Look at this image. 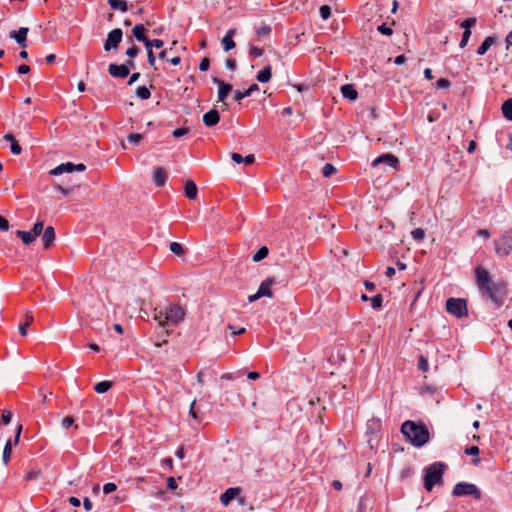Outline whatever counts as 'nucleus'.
<instances>
[{
	"mask_svg": "<svg viewBox=\"0 0 512 512\" xmlns=\"http://www.w3.org/2000/svg\"><path fill=\"white\" fill-rule=\"evenodd\" d=\"M476 283L481 293L491 299L498 306L503 303V288L502 283H495L488 271L483 267L479 266L475 270Z\"/></svg>",
	"mask_w": 512,
	"mask_h": 512,
	"instance_id": "1",
	"label": "nucleus"
},
{
	"mask_svg": "<svg viewBox=\"0 0 512 512\" xmlns=\"http://www.w3.org/2000/svg\"><path fill=\"white\" fill-rule=\"evenodd\" d=\"M401 432L416 447H421L429 441V430L424 423L405 421L401 426Z\"/></svg>",
	"mask_w": 512,
	"mask_h": 512,
	"instance_id": "2",
	"label": "nucleus"
},
{
	"mask_svg": "<svg viewBox=\"0 0 512 512\" xmlns=\"http://www.w3.org/2000/svg\"><path fill=\"white\" fill-rule=\"evenodd\" d=\"M154 319L161 327L174 326L184 320L185 311L180 305H170L165 309H155Z\"/></svg>",
	"mask_w": 512,
	"mask_h": 512,
	"instance_id": "3",
	"label": "nucleus"
},
{
	"mask_svg": "<svg viewBox=\"0 0 512 512\" xmlns=\"http://www.w3.org/2000/svg\"><path fill=\"white\" fill-rule=\"evenodd\" d=\"M446 465L442 462H435L425 470L424 486L428 491L441 482Z\"/></svg>",
	"mask_w": 512,
	"mask_h": 512,
	"instance_id": "4",
	"label": "nucleus"
},
{
	"mask_svg": "<svg viewBox=\"0 0 512 512\" xmlns=\"http://www.w3.org/2000/svg\"><path fill=\"white\" fill-rule=\"evenodd\" d=\"M493 244L497 256H508L512 252V230H505L498 239L494 240Z\"/></svg>",
	"mask_w": 512,
	"mask_h": 512,
	"instance_id": "5",
	"label": "nucleus"
},
{
	"mask_svg": "<svg viewBox=\"0 0 512 512\" xmlns=\"http://www.w3.org/2000/svg\"><path fill=\"white\" fill-rule=\"evenodd\" d=\"M446 309L450 314L457 318L467 316L468 314L467 303L461 298H449L446 301Z\"/></svg>",
	"mask_w": 512,
	"mask_h": 512,
	"instance_id": "6",
	"label": "nucleus"
},
{
	"mask_svg": "<svg viewBox=\"0 0 512 512\" xmlns=\"http://www.w3.org/2000/svg\"><path fill=\"white\" fill-rule=\"evenodd\" d=\"M452 493L454 496H474L477 499L481 497L479 488L474 484L466 482L457 483Z\"/></svg>",
	"mask_w": 512,
	"mask_h": 512,
	"instance_id": "7",
	"label": "nucleus"
},
{
	"mask_svg": "<svg viewBox=\"0 0 512 512\" xmlns=\"http://www.w3.org/2000/svg\"><path fill=\"white\" fill-rule=\"evenodd\" d=\"M123 32L120 28H115L110 31L107 35V39L104 42V50L111 51L117 49L120 42L122 41Z\"/></svg>",
	"mask_w": 512,
	"mask_h": 512,
	"instance_id": "8",
	"label": "nucleus"
},
{
	"mask_svg": "<svg viewBox=\"0 0 512 512\" xmlns=\"http://www.w3.org/2000/svg\"><path fill=\"white\" fill-rule=\"evenodd\" d=\"M380 164H384V165H387L389 167H392V168H397L398 165H399V160L396 156L390 154V153H387V154H383L379 157H377L373 162H372V166L373 167H376Z\"/></svg>",
	"mask_w": 512,
	"mask_h": 512,
	"instance_id": "9",
	"label": "nucleus"
},
{
	"mask_svg": "<svg viewBox=\"0 0 512 512\" xmlns=\"http://www.w3.org/2000/svg\"><path fill=\"white\" fill-rule=\"evenodd\" d=\"M241 490L237 487L228 488L220 497V501L223 505L227 506L231 500L237 498L240 502H243V498L240 496Z\"/></svg>",
	"mask_w": 512,
	"mask_h": 512,
	"instance_id": "10",
	"label": "nucleus"
},
{
	"mask_svg": "<svg viewBox=\"0 0 512 512\" xmlns=\"http://www.w3.org/2000/svg\"><path fill=\"white\" fill-rule=\"evenodd\" d=\"M109 74L115 78H126L129 75L128 65L126 64H110L108 67Z\"/></svg>",
	"mask_w": 512,
	"mask_h": 512,
	"instance_id": "11",
	"label": "nucleus"
},
{
	"mask_svg": "<svg viewBox=\"0 0 512 512\" xmlns=\"http://www.w3.org/2000/svg\"><path fill=\"white\" fill-rule=\"evenodd\" d=\"M213 82L218 85V101L223 102L232 90V85L214 77Z\"/></svg>",
	"mask_w": 512,
	"mask_h": 512,
	"instance_id": "12",
	"label": "nucleus"
},
{
	"mask_svg": "<svg viewBox=\"0 0 512 512\" xmlns=\"http://www.w3.org/2000/svg\"><path fill=\"white\" fill-rule=\"evenodd\" d=\"M42 243L45 249H49L53 246L55 241V230L52 226H47L42 233Z\"/></svg>",
	"mask_w": 512,
	"mask_h": 512,
	"instance_id": "13",
	"label": "nucleus"
},
{
	"mask_svg": "<svg viewBox=\"0 0 512 512\" xmlns=\"http://www.w3.org/2000/svg\"><path fill=\"white\" fill-rule=\"evenodd\" d=\"M28 28L21 27L17 31L10 32V37L13 38L22 48L27 47L26 38L28 33Z\"/></svg>",
	"mask_w": 512,
	"mask_h": 512,
	"instance_id": "14",
	"label": "nucleus"
},
{
	"mask_svg": "<svg viewBox=\"0 0 512 512\" xmlns=\"http://www.w3.org/2000/svg\"><path fill=\"white\" fill-rule=\"evenodd\" d=\"M220 120L219 112L216 109H211L203 115V123L207 127H213L217 125Z\"/></svg>",
	"mask_w": 512,
	"mask_h": 512,
	"instance_id": "15",
	"label": "nucleus"
},
{
	"mask_svg": "<svg viewBox=\"0 0 512 512\" xmlns=\"http://www.w3.org/2000/svg\"><path fill=\"white\" fill-rule=\"evenodd\" d=\"M273 282H274V281H273V279H271V278H267L266 280H264V281L260 284V286H259V288H258V290H257L258 294H259L261 297H268V298H272V297H273V293L271 292L270 287L272 286Z\"/></svg>",
	"mask_w": 512,
	"mask_h": 512,
	"instance_id": "16",
	"label": "nucleus"
},
{
	"mask_svg": "<svg viewBox=\"0 0 512 512\" xmlns=\"http://www.w3.org/2000/svg\"><path fill=\"white\" fill-rule=\"evenodd\" d=\"M73 163H62L49 171L52 176H59L63 173H73Z\"/></svg>",
	"mask_w": 512,
	"mask_h": 512,
	"instance_id": "17",
	"label": "nucleus"
},
{
	"mask_svg": "<svg viewBox=\"0 0 512 512\" xmlns=\"http://www.w3.org/2000/svg\"><path fill=\"white\" fill-rule=\"evenodd\" d=\"M258 90H259V87L255 83L250 85V87L244 91L236 90L234 92V100L237 101L238 103H240L242 99L251 96L253 92L258 91Z\"/></svg>",
	"mask_w": 512,
	"mask_h": 512,
	"instance_id": "18",
	"label": "nucleus"
},
{
	"mask_svg": "<svg viewBox=\"0 0 512 512\" xmlns=\"http://www.w3.org/2000/svg\"><path fill=\"white\" fill-rule=\"evenodd\" d=\"M167 180V173L164 168L156 167L153 174V182L156 186H163Z\"/></svg>",
	"mask_w": 512,
	"mask_h": 512,
	"instance_id": "19",
	"label": "nucleus"
},
{
	"mask_svg": "<svg viewBox=\"0 0 512 512\" xmlns=\"http://www.w3.org/2000/svg\"><path fill=\"white\" fill-rule=\"evenodd\" d=\"M341 93L344 98L354 101L358 97V92L353 84H345L341 87Z\"/></svg>",
	"mask_w": 512,
	"mask_h": 512,
	"instance_id": "20",
	"label": "nucleus"
},
{
	"mask_svg": "<svg viewBox=\"0 0 512 512\" xmlns=\"http://www.w3.org/2000/svg\"><path fill=\"white\" fill-rule=\"evenodd\" d=\"M236 32V29H229L226 35L222 39L223 49L227 52L235 47V42L233 41V36Z\"/></svg>",
	"mask_w": 512,
	"mask_h": 512,
	"instance_id": "21",
	"label": "nucleus"
},
{
	"mask_svg": "<svg viewBox=\"0 0 512 512\" xmlns=\"http://www.w3.org/2000/svg\"><path fill=\"white\" fill-rule=\"evenodd\" d=\"M34 321V317L31 313L30 310H26L25 312V323L24 324H20L19 327H18V330H19V333L22 335V336H26L27 335V327L32 324Z\"/></svg>",
	"mask_w": 512,
	"mask_h": 512,
	"instance_id": "22",
	"label": "nucleus"
},
{
	"mask_svg": "<svg viewBox=\"0 0 512 512\" xmlns=\"http://www.w3.org/2000/svg\"><path fill=\"white\" fill-rule=\"evenodd\" d=\"M271 76H272V72H271V66L267 65L265 66L263 69H261L257 75H256V79L260 82V83H267L269 82V80L271 79Z\"/></svg>",
	"mask_w": 512,
	"mask_h": 512,
	"instance_id": "23",
	"label": "nucleus"
},
{
	"mask_svg": "<svg viewBox=\"0 0 512 512\" xmlns=\"http://www.w3.org/2000/svg\"><path fill=\"white\" fill-rule=\"evenodd\" d=\"M145 32H146V29L142 24H137L132 29L133 36L138 41L143 42V43L147 40Z\"/></svg>",
	"mask_w": 512,
	"mask_h": 512,
	"instance_id": "24",
	"label": "nucleus"
},
{
	"mask_svg": "<svg viewBox=\"0 0 512 512\" xmlns=\"http://www.w3.org/2000/svg\"><path fill=\"white\" fill-rule=\"evenodd\" d=\"M16 235L22 240L23 244L29 245L36 240V237L32 234L31 231H16Z\"/></svg>",
	"mask_w": 512,
	"mask_h": 512,
	"instance_id": "25",
	"label": "nucleus"
},
{
	"mask_svg": "<svg viewBox=\"0 0 512 512\" xmlns=\"http://www.w3.org/2000/svg\"><path fill=\"white\" fill-rule=\"evenodd\" d=\"M185 196L188 199H195L197 197V187L193 181H187L184 187Z\"/></svg>",
	"mask_w": 512,
	"mask_h": 512,
	"instance_id": "26",
	"label": "nucleus"
},
{
	"mask_svg": "<svg viewBox=\"0 0 512 512\" xmlns=\"http://www.w3.org/2000/svg\"><path fill=\"white\" fill-rule=\"evenodd\" d=\"M494 42H495L494 37H492V36L486 37L484 39V41L482 42V44L478 47L477 54L484 55L489 50V48L494 44Z\"/></svg>",
	"mask_w": 512,
	"mask_h": 512,
	"instance_id": "27",
	"label": "nucleus"
},
{
	"mask_svg": "<svg viewBox=\"0 0 512 512\" xmlns=\"http://www.w3.org/2000/svg\"><path fill=\"white\" fill-rule=\"evenodd\" d=\"M108 4L114 10H120L121 12L128 10V5L125 0H108Z\"/></svg>",
	"mask_w": 512,
	"mask_h": 512,
	"instance_id": "28",
	"label": "nucleus"
},
{
	"mask_svg": "<svg viewBox=\"0 0 512 512\" xmlns=\"http://www.w3.org/2000/svg\"><path fill=\"white\" fill-rule=\"evenodd\" d=\"M501 110L504 117L512 121V98L502 104Z\"/></svg>",
	"mask_w": 512,
	"mask_h": 512,
	"instance_id": "29",
	"label": "nucleus"
},
{
	"mask_svg": "<svg viewBox=\"0 0 512 512\" xmlns=\"http://www.w3.org/2000/svg\"><path fill=\"white\" fill-rule=\"evenodd\" d=\"M268 253H269L268 248H267L266 246H262V247H260V248L257 250V252L253 255L252 260H253L254 262H259V261L263 260L264 258H266V257H267V255H268Z\"/></svg>",
	"mask_w": 512,
	"mask_h": 512,
	"instance_id": "30",
	"label": "nucleus"
},
{
	"mask_svg": "<svg viewBox=\"0 0 512 512\" xmlns=\"http://www.w3.org/2000/svg\"><path fill=\"white\" fill-rule=\"evenodd\" d=\"M112 387L111 381H101L97 383L94 387L95 391L99 394L107 392Z\"/></svg>",
	"mask_w": 512,
	"mask_h": 512,
	"instance_id": "31",
	"label": "nucleus"
},
{
	"mask_svg": "<svg viewBox=\"0 0 512 512\" xmlns=\"http://www.w3.org/2000/svg\"><path fill=\"white\" fill-rule=\"evenodd\" d=\"M11 453H12V440H8L3 449L2 458H3L4 464L8 463V461L11 457Z\"/></svg>",
	"mask_w": 512,
	"mask_h": 512,
	"instance_id": "32",
	"label": "nucleus"
},
{
	"mask_svg": "<svg viewBox=\"0 0 512 512\" xmlns=\"http://www.w3.org/2000/svg\"><path fill=\"white\" fill-rule=\"evenodd\" d=\"M136 95L142 100H147L150 98L151 92L146 86H139L136 89Z\"/></svg>",
	"mask_w": 512,
	"mask_h": 512,
	"instance_id": "33",
	"label": "nucleus"
},
{
	"mask_svg": "<svg viewBox=\"0 0 512 512\" xmlns=\"http://www.w3.org/2000/svg\"><path fill=\"white\" fill-rule=\"evenodd\" d=\"M144 45L146 47V50L149 51V49L153 50V47L161 48L164 45V43L160 39L150 40L147 38V40L144 42Z\"/></svg>",
	"mask_w": 512,
	"mask_h": 512,
	"instance_id": "34",
	"label": "nucleus"
},
{
	"mask_svg": "<svg viewBox=\"0 0 512 512\" xmlns=\"http://www.w3.org/2000/svg\"><path fill=\"white\" fill-rule=\"evenodd\" d=\"M44 230H45L44 229V222L43 221H37L34 224L31 232L37 238L38 236H40L44 232Z\"/></svg>",
	"mask_w": 512,
	"mask_h": 512,
	"instance_id": "35",
	"label": "nucleus"
},
{
	"mask_svg": "<svg viewBox=\"0 0 512 512\" xmlns=\"http://www.w3.org/2000/svg\"><path fill=\"white\" fill-rule=\"evenodd\" d=\"M170 251L177 256H182L184 254V249L182 245L178 242L170 243Z\"/></svg>",
	"mask_w": 512,
	"mask_h": 512,
	"instance_id": "36",
	"label": "nucleus"
},
{
	"mask_svg": "<svg viewBox=\"0 0 512 512\" xmlns=\"http://www.w3.org/2000/svg\"><path fill=\"white\" fill-rule=\"evenodd\" d=\"M476 24V18H467L464 21L461 22L460 26L464 29V31H470V28L475 26Z\"/></svg>",
	"mask_w": 512,
	"mask_h": 512,
	"instance_id": "37",
	"label": "nucleus"
},
{
	"mask_svg": "<svg viewBox=\"0 0 512 512\" xmlns=\"http://www.w3.org/2000/svg\"><path fill=\"white\" fill-rule=\"evenodd\" d=\"M322 173L325 177H330L331 175L336 173V167L333 164L327 163L324 165Z\"/></svg>",
	"mask_w": 512,
	"mask_h": 512,
	"instance_id": "38",
	"label": "nucleus"
},
{
	"mask_svg": "<svg viewBox=\"0 0 512 512\" xmlns=\"http://www.w3.org/2000/svg\"><path fill=\"white\" fill-rule=\"evenodd\" d=\"M371 306L373 309H379L382 306L383 297L380 294L373 296L371 299Z\"/></svg>",
	"mask_w": 512,
	"mask_h": 512,
	"instance_id": "39",
	"label": "nucleus"
},
{
	"mask_svg": "<svg viewBox=\"0 0 512 512\" xmlns=\"http://www.w3.org/2000/svg\"><path fill=\"white\" fill-rule=\"evenodd\" d=\"M411 236L416 241L423 240L425 237V231L422 228H417L411 232Z\"/></svg>",
	"mask_w": 512,
	"mask_h": 512,
	"instance_id": "40",
	"label": "nucleus"
},
{
	"mask_svg": "<svg viewBox=\"0 0 512 512\" xmlns=\"http://www.w3.org/2000/svg\"><path fill=\"white\" fill-rule=\"evenodd\" d=\"M378 32H380L383 35L390 36L393 34V29L389 26H387L385 23L379 25L377 27Z\"/></svg>",
	"mask_w": 512,
	"mask_h": 512,
	"instance_id": "41",
	"label": "nucleus"
},
{
	"mask_svg": "<svg viewBox=\"0 0 512 512\" xmlns=\"http://www.w3.org/2000/svg\"><path fill=\"white\" fill-rule=\"evenodd\" d=\"M319 12L322 19L327 20L331 15V8L328 5H323L320 7Z\"/></svg>",
	"mask_w": 512,
	"mask_h": 512,
	"instance_id": "42",
	"label": "nucleus"
},
{
	"mask_svg": "<svg viewBox=\"0 0 512 512\" xmlns=\"http://www.w3.org/2000/svg\"><path fill=\"white\" fill-rule=\"evenodd\" d=\"M450 86H451V82L448 79H445V78H440L436 82V87L438 89H446V88H449Z\"/></svg>",
	"mask_w": 512,
	"mask_h": 512,
	"instance_id": "43",
	"label": "nucleus"
},
{
	"mask_svg": "<svg viewBox=\"0 0 512 512\" xmlns=\"http://www.w3.org/2000/svg\"><path fill=\"white\" fill-rule=\"evenodd\" d=\"M143 139V135L139 133H132L128 136V141L133 144H138Z\"/></svg>",
	"mask_w": 512,
	"mask_h": 512,
	"instance_id": "44",
	"label": "nucleus"
},
{
	"mask_svg": "<svg viewBox=\"0 0 512 512\" xmlns=\"http://www.w3.org/2000/svg\"><path fill=\"white\" fill-rule=\"evenodd\" d=\"M117 486L115 483H112V482H109V483H106L104 486H103V493L104 494H110L112 492H114L116 490Z\"/></svg>",
	"mask_w": 512,
	"mask_h": 512,
	"instance_id": "45",
	"label": "nucleus"
},
{
	"mask_svg": "<svg viewBox=\"0 0 512 512\" xmlns=\"http://www.w3.org/2000/svg\"><path fill=\"white\" fill-rule=\"evenodd\" d=\"M139 53V49L136 45H132L131 47H129L127 50H126V55L129 57V58H134L138 55Z\"/></svg>",
	"mask_w": 512,
	"mask_h": 512,
	"instance_id": "46",
	"label": "nucleus"
},
{
	"mask_svg": "<svg viewBox=\"0 0 512 512\" xmlns=\"http://www.w3.org/2000/svg\"><path fill=\"white\" fill-rule=\"evenodd\" d=\"M470 36H471V31H464L463 32L462 39H461L460 44H459L460 48H464L467 45Z\"/></svg>",
	"mask_w": 512,
	"mask_h": 512,
	"instance_id": "47",
	"label": "nucleus"
},
{
	"mask_svg": "<svg viewBox=\"0 0 512 512\" xmlns=\"http://www.w3.org/2000/svg\"><path fill=\"white\" fill-rule=\"evenodd\" d=\"M264 51L262 48H258V47H251L250 51H249V55L251 57H261L263 55Z\"/></svg>",
	"mask_w": 512,
	"mask_h": 512,
	"instance_id": "48",
	"label": "nucleus"
},
{
	"mask_svg": "<svg viewBox=\"0 0 512 512\" xmlns=\"http://www.w3.org/2000/svg\"><path fill=\"white\" fill-rule=\"evenodd\" d=\"M74 418L72 416H66L62 422H61V425L63 428L67 429L69 428L70 426H72L74 424Z\"/></svg>",
	"mask_w": 512,
	"mask_h": 512,
	"instance_id": "49",
	"label": "nucleus"
},
{
	"mask_svg": "<svg viewBox=\"0 0 512 512\" xmlns=\"http://www.w3.org/2000/svg\"><path fill=\"white\" fill-rule=\"evenodd\" d=\"M189 132V129L188 128H178V129H175L173 132H172V135L175 137V138H179V137H182L186 134H188Z\"/></svg>",
	"mask_w": 512,
	"mask_h": 512,
	"instance_id": "50",
	"label": "nucleus"
},
{
	"mask_svg": "<svg viewBox=\"0 0 512 512\" xmlns=\"http://www.w3.org/2000/svg\"><path fill=\"white\" fill-rule=\"evenodd\" d=\"M10 150L13 154L19 155L22 151L21 146L18 144V142L15 140L10 145Z\"/></svg>",
	"mask_w": 512,
	"mask_h": 512,
	"instance_id": "51",
	"label": "nucleus"
},
{
	"mask_svg": "<svg viewBox=\"0 0 512 512\" xmlns=\"http://www.w3.org/2000/svg\"><path fill=\"white\" fill-rule=\"evenodd\" d=\"M12 419V412L10 410H4L2 413V421L4 424H9Z\"/></svg>",
	"mask_w": 512,
	"mask_h": 512,
	"instance_id": "52",
	"label": "nucleus"
},
{
	"mask_svg": "<svg viewBox=\"0 0 512 512\" xmlns=\"http://www.w3.org/2000/svg\"><path fill=\"white\" fill-rule=\"evenodd\" d=\"M479 452L480 450L477 446H471L465 449V453L471 456H478Z\"/></svg>",
	"mask_w": 512,
	"mask_h": 512,
	"instance_id": "53",
	"label": "nucleus"
},
{
	"mask_svg": "<svg viewBox=\"0 0 512 512\" xmlns=\"http://www.w3.org/2000/svg\"><path fill=\"white\" fill-rule=\"evenodd\" d=\"M419 369L423 372H426L428 370V361L425 357L420 356L419 358Z\"/></svg>",
	"mask_w": 512,
	"mask_h": 512,
	"instance_id": "54",
	"label": "nucleus"
},
{
	"mask_svg": "<svg viewBox=\"0 0 512 512\" xmlns=\"http://www.w3.org/2000/svg\"><path fill=\"white\" fill-rule=\"evenodd\" d=\"M210 61L208 58H203L200 61L199 69L200 71H207L209 69Z\"/></svg>",
	"mask_w": 512,
	"mask_h": 512,
	"instance_id": "55",
	"label": "nucleus"
},
{
	"mask_svg": "<svg viewBox=\"0 0 512 512\" xmlns=\"http://www.w3.org/2000/svg\"><path fill=\"white\" fill-rule=\"evenodd\" d=\"M225 66H226L227 69H229L231 71H234L236 69V67H237L235 59H227L226 63H225Z\"/></svg>",
	"mask_w": 512,
	"mask_h": 512,
	"instance_id": "56",
	"label": "nucleus"
},
{
	"mask_svg": "<svg viewBox=\"0 0 512 512\" xmlns=\"http://www.w3.org/2000/svg\"><path fill=\"white\" fill-rule=\"evenodd\" d=\"M55 189L58 190L63 195H68V194H70L73 191V188H65V187H63L61 185H58V184L55 186Z\"/></svg>",
	"mask_w": 512,
	"mask_h": 512,
	"instance_id": "57",
	"label": "nucleus"
},
{
	"mask_svg": "<svg viewBox=\"0 0 512 512\" xmlns=\"http://www.w3.org/2000/svg\"><path fill=\"white\" fill-rule=\"evenodd\" d=\"M9 229V222L0 215V230L7 231Z\"/></svg>",
	"mask_w": 512,
	"mask_h": 512,
	"instance_id": "58",
	"label": "nucleus"
},
{
	"mask_svg": "<svg viewBox=\"0 0 512 512\" xmlns=\"http://www.w3.org/2000/svg\"><path fill=\"white\" fill-rule=\"evenodd\" d=\"M147 58H148V63L151 65V66H155V55H154V52L152 49H149V51H147Z\"/></svg>",
	"mask_w": 512,
	"mask_h": 512,
	"instance_id": "59",
	"label": "nucleus"
},
{
	"mask_svg": "<svg viewBox=\"0 0 512 512\" xmlns=\"http://www.w3.org/2000/svg\"><path fill=\"white\" fill-rule=\"evenodd\" d=\"M195 404H196V400H193L191 405H190L189 414L191 415V417L193 419L197 420L198 416H197V413L195 411Z\"/></svg>",
	"mask_w": 512,
	"mask_h": 512,
	"instance_id": "60",
	"label": "nucleus"
},
{
	"mask_svg": "<svg viewBox=\"0 0 512 512\" xmlns=\"http://www.w3.org/2000/svg\"><path fill=\"white\" fill-rule=\"evenodd\" d=\"M83 506L86 511H90L93 508V504L88 497L84 498Z\"/></svg>",
	"mask_w": 512,
	"mask_h": 512,
	"instance_id": "61",
	"label": "nucleus"
},
{
	"mask_svg": "<svg viewBox=\"0 0 512 512\" xmlns=\"http://www.w3.org/2000/svg\"><path fill=\"white\" fill-rule=\"evenodd\" d=\"M67 501L73 506V507H79L81 502L80 499L77 497H69Z\"/></svg>",
	"mask_w": 512,
	"mask_h": 512,
	"instance_id": "62",
	"label": "nucleus"
},
{
	"mask_svg": "<svg viewBox=\"0 0 512 512\" xmlns=\"http://www.w3.org/2000/svg\"><path fill=\"white\" fill-rule=\"evenodd\" d=\"M406 57L405 55L401 54V55H398L395 59H394V63L396 65H402L406 62Z\"/></svg>",
	"mask_w": 512,
	"mask_h": 512,
	"instance_id": "63",
	"label": "nucleus"
},
{
	"mask_svg": "<svg viewBox=\"0 0 512 512\" xmlns=\"http://www.w3.org/2000/svg\"><path fill=\"white\" fill-rule=\"evenodd\" d=\"M231 158L236 164L243 162V157L239 153H232Z\"/></svg>",
	"mask_w": 512,
	"mask_h": 512,
	"instance_id": "64",
	"label": "nucleus"
}]
</instances>
